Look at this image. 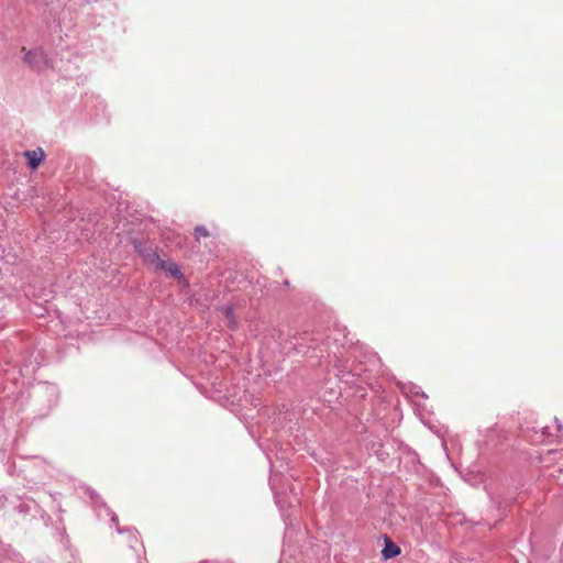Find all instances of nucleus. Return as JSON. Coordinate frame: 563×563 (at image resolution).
<instances>
[{"mask_svg":"<svg viewBox=\"0 0 563 563\" xmlns=\"http://www.w3.org/2000/svg\"><path fill=\"white\" fill-rule=\"evenodd\" d=\"M42 56V53L41 52H37V51H29L27 53H25L24 55V62L27 63L29 65H31L32 67L35 66V59L37 57H41Z\"/></svg>","mask_w":563,"mask_h":563,"instance_id":"4","label":"nucleus"},{"mask_svg":"<svg viewBox=\"0 0 563 563\" xmlns=\"http://www.w3.org/2000/svg\"><path fill=\"white\" fill-rule=\"evenodd\" d=\"M24 156L27 158V164L32 169H36L45 158V153L42 148L34 151L24 152Z\"/></svg>","mask_w":563,"mask_h":563,"instance_id":"2","label":"nucleus"},{"mask_svg":"<svg viewBox=\"0 0 563 563\" xmlns=\"http://www.w3.org/2000/svg\"><path fill=\"white\" fill-rule=\"evenodd\" d=\"M210 236V232L203 225H198L195 228V239L196 241H200L201 238Z\"/></svg>","mask_w":563,"mask_h":563,"instance_id":"5","label":"nucleus"},{"mask_svg":"<svg viewBox=\"0 0 563 563\" xmlns=\"http://www.w3.org/2000/svg\"><path fill=\"white\" fill-rule=\"evenodd\" d=\"M223 313L228 318L230 325L233 327L234 322H235L234 319H233V308L231 306L224 307L223 308Z\"/></svg>","mask_w":563,"mask_h":563,"instance_id":"6","label":"nucleus"},{"mask_svg":"<svg viewBox=\"0 0 563 563\" xmlns=\"http://www.w3.org/2000/svg\"><path fill=\"white\" fill-rule=\"evenodd\" d=\"M143 260L155 271H163L173 278H183V273L178 265L173 261L162 260L154 250H141Z\"/></svg>","mask_w":563,"mask_h":563,"instance_id":"1","label":"nucleus"},{"mask_svg":"<svg viewBox=\"0 0 563 563\" xmlns=\"http://www.w3.org/2000/svg\"><path fill=\"white\" fill-rule=\"evenodd\" d=\"M400 554V548L396 545L390 539L386 538L385 547L382 551V555L385 560H389L391 558Z\"/></svg>","mask_w":563,"mask_h":563,"instance_id":"3","label":"nucleus"}]
</instances>
